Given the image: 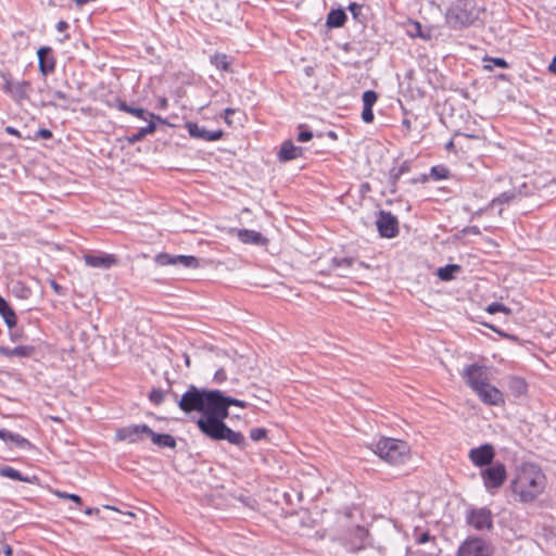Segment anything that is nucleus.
<instances>
[{
    "instance_id": "31",
    "label": "nucleus",
    "mask_w": 556,
    "mask_h": 556,
    "mask_svg": "<svg viewBox=\"0 0 556 556\" xmlns=\"http://www.w3.org/2000/svg\"><path fill=\"white\" fill-rule=\"evenodd\" d=\"M211 63L218 70L228 72L230 68V62L228 56L224 53H215L211 56Z\"/></svg>"
},
{
    "instance_id": "42",
    "label": "nucleus",
    "mask_w": 556,
    "mask_h": 556,
    "mask_svg": "<svg viewBox=\"0 0 556 556\" xmlns=\"http://www.w3.org/2000/svg\"><path fill=\"white\" fill-rule=\"evenodd\" d=\"M401 176H402V174L397 173V168L394 167L390 170L389 179H390V186H391V188H390L391 193L396 192V184Z\"/></svg>"
},
{
    "instance_id": "35",
    "label": "nucleus",
    "mask_w": 556,
    "mask_h": 556,
    "mask_svg": "<svg viewBox=\"0 0 556 556\" xmlns=\"http://www.w3.org/2000/svg\"><path fill=\"white\" fill-rule=\"evenodd\" d=\"M362 99H363V109H372V106L375 105V103L378 100V94L374 90H366L363 93Z\"/></svg>"
},
{
    "instance_id": "43",
    "label": "nucleus",
    "mask_w": 556,
    "mask_h": 556,
    "mask_svg": "<svg viewBox=\"0 0 556 556\" xmlns=\"http://www.w3.org/2000/svg\"><path fill=\"white\" fill-rule=\"evenodd\" d=\"M267 435V431L264 428H253L250 431V438L253 441H260L262 439H265Z\"/></svg>"
},
{
    "instance_id": "28",
    "label": "nucleus",
    "mask_w": 556,
    "mask_h": 556,
    "mask_svg": "<svg viewBox=\"0 0 556 556\" xmlns=\"http://www.w3.org/2000/svg\"><path fill=\"white\" fill-rule=\"evenodd\" d=\"M4 442L10 447L24 448V447L30 445V443H29V441L27 439H25L24 437H22L18 433H14V432L9 431V430H7Z\"/></svg>"
},
{
    "instance_id": "13",
    "label": "nucleus",
    "mask_w": 556,
    "mask_h": 556,
    "mask_svg": "<svg viewBox=\"0 0 556 556\" xmlns=\"http://www.w3.org/2000/svg\"><path fill=\"white\" fill-rule=\"evenodd\" d=\"M475 392L478 397L486 405L498 406L505 402L503 393L489 382L480 387V389H477Z\"/></svg>"
},
{
    "instance_id": "61",
    "label": "nucleus",
    "mask_w": 556,
    "mask_h": 556,
    "mask_svg": "<svg viewBox=\"0 0 556 556\" xmlns=\"http://www.w3.org/2000/svg\"><path fill=\"white\" fill-rule=\"evenodd\" d=\"M548 70L556 75V55L553 58L552 63L548 66Z\"/></svg>"
},
{
    "instance_id": "19",
    "label": "nucleus",
    "mask_w": 556,
    "mask_h": 556,
    "mask_svg": "<svg viewBox=\"0 0 556 556\" xmlns=\"http://www.w3.org/2000/svg\"><path fill=\"white\" fill-rule=\"evenodd\" d=\"M355 264L358 266H364V263L357 261L353 257H333L331 261V267L337 271L338 276L346 277L349 275L350 268H352Z\"/></svg>"
},
{
    "instance_id": "56",
    "label": "nucleus",
    "mask_w": 556,
    "mask_h": 556,
    "mask_svg": "<svg viewBox=\"0 0 556 556\" xmlns=\"http://www.w3.org/2000/svg\"><path fill=\"white\" fill-rule=\"evenodd\" d=\"M4 130L9 135H13V136H16L18 138H22L21 132L16 128H14L12 126H7Z\"/></svg>"
},
{
    "instance_id": "52",
    "label": "nucleus",
    "mask_w": 556,
    "mask_h": 556,
    "mask_svg": "<svg viewBox=\"0 0 556 556\" xmlns=\"http://www.w3.org/2000/svg\"><path fill=\"white\" fill-rule=\"evenodd\" d=\"M413 26H414V29H415V30H414V31H413V30L410 31V35H412V36H414V37H420V38H425V37H426V36L422 34V31H421V25H420V23L415 22V23L413 24Z\"/></svg>"
},
{
    "instance_id": "55",
    "label": "nucleus",
    "mask_w": 556,
    "mask_h": 556,
    "mask_svg": "<svg viewBox=\"0 0 556 556\" xmlns=\"http://www.w3.org/2000/svg\"><path fill=\"white\" fill-rule=\"evenodd\" d=\"M15 83L11 81L10 79H7L3 85V90L8 93H12V89L14 88Z\"/></svg>"
},
{
    "instance_id": "27",
    "label": "nucleus",
    "mask_w": 556,
    "mask_h": 556,
    "mask_svg": "<svg viewBox=\"0 0 556 556\" xmlns=\"http://www.w3.org/2000/svg\"><path fill=\"white\" fill-rule=\"evenodd\" d=\"M153 121L154 119H150L146 127H141L136 134L127 136L126 141L129 144H135L136 142L141 141L146 136L153 134L156 130V125Z\"/></svg>"
},
{
    "instance_id": "25",
    "label": "nucleus",
    "mask_w": 556,
    "mask_h": 556,
    "mask_svg": "<svg viewBox=\"0 0 556 556\" xmlns=\"http://www.w3.org/2000/svg\"><path fill=\"white\" fill-rule=\"evenodd\" d=\"M222 440H226L230 444H233L239 447H243L245 445L244 435L241 432L233 431L227 425H225Z\"/></svg>"
},
{
    "instance_id": "36",
    "label": "nucleus",
    "mask_w": 556,
    "mask_h": 556,
    "mask_svg": "<svg viewBox=\"0 0 556 556\" xmlns=\"http://www.w3.org/2000/svg\"><path fill=\"white\" fill-rule=\"evenodd\" d=\"M34 352L33 346L20 345L11 349L10 357L18 356V357H29Z\"/></svg>"
},
{
    "instance_id": "2",
    "label": "nucleus",
    "mask_w": 556,
    "mask_h": 556,
    "mask_svg": "<svg viewBox=\"0 0 556 556\" xmlns=\"http://www.w3.org/2000/svg\"><path fill=\"white\" fill-rule=\"evenodd\" d=\"M216 396L217 390L199 389L190 386L177 403L185 413L199 412L204 416L216 408Z\"/></svg>"
},
{
    "instance_id": "22",
    "label": "nucleus",
    "mask_w": 556,
    "mask_h": 556,
    "mask_svg": "<svg viewBox=\"0 0 556 556\" xmlns=\"http://www.w3.org/2000/svg\"><path fill=\"white\" fill-rule=\"evenodd\" d=\"M148 437L151 439L152 443L159 447L175 448L177 444L176 439L173 435L168 433H155L152 429Z\"/></svg>"
},
{
    "instance_id": "57",
    "label": "nucleus",
    "mask_w": 556,
    "mask_h": 556,
    "mask_svg": "<svg viewBox=\"0 0 556 556\" xmlns=\"http://www.w3.org/2000/svg\"><path fill=\"white\" fill-rule=\"evenodd\" d=\"M55 28H56L58 31L61 33V31H64V30H66L68 28V24L65 21H59L56 23Z\"/></svg>"
},
{
    "instance_id": "1",
    "label": "nucleus",
    "mask_w": 556,
    "mask_h": 556,
    "mask_svg": "<svg viewBox=\"0 0 556 556\" xmlns=\"http://www.w3.org/2000/svg\"><path fill=\"white\" fill-rule=\"evenodd\" d=\"M546 486V477L539 466L532 463L522 464L511 481V491L520 502L531 503Z\"/></svg>"
},
{
    "instance_id": "54",
    "label": "nucleus",
    "mask_w": 556,
    "mask_h": 556,
    "mask_svg": "<svg viewBox=\"0 0 556 556\" xmlns=\"http://www.w3.org/2000/svg\"><path fill=\"white\" fill-rule=\"evenodd\" d=\"M430 540V535L428 532H422L416 538V542L418 544L427 543Z\"/></svg>"
},
{
    "instance_id": "45",
    "label": "nucleus",
    "mask_w": 556,
    "mask_h": 556,
    "mask_svg": "<svg viewBox=\"0 0 556 556\" xmlns=\"http://www.w3.org/2000/svg\"><path fill=\"white\" fill-rule=\"evenodd\" d=\"M13 292L20 296V298H23V299H26L28 298V295L30 294V290L25 288L22 283L17 282L14 287H13Z\"/></svg>"
},
{
    "instance_id": "60",
    "label": "nucleus",
    "mask_w": 556,
    "mask_h": 556,
    "mask_svg": "<svg viewBox=\"0 0 556 556\" xmlns=\"http://www.w3.org/2000/svg\"><path fill=\"white\" fill-rule=\"evenodd\" d=\"M2 553L5 556H12L13 555V548L10 545L7 544V545H4Z\"/></svg>"
},
{
    "instance_id": "51",
    "label": "nucleus",
    "mask_w": 556,
    "mask_h": 556,
    "mask_svg": "<svg viewBox=\"0 0 556 556\" xmlns=\"http://www.w3.org/2000/svg\"><path fill=\"white\" fill-rule=\"evenodd\" d=\"M59 496L63 497V498H68L71 501L75 502L78 505L81 504V497L79 495H77V494L59 493Z\"/></svg>"
},
{
    "instance_id": "23",
    "label": "nucleus",
    "mask_w": 556,
    "mask_h": 556,
    "mask_svg": "<svg viewBox=\"0 0 556 556\" xmlns=\"http://www.w3.org/2000/svg\"><path fill=\"white\" fill-rule=\"evenodd\" d=\"M0 315L9 328H13L17 323V317L13 308L4 298L0 295Z\"/></svg>"
},
{
    "instance_id": "9",
    "label": "nucleus",
    "mask_w": 556,
    "mask_h": 556,
    "mask_svg": "<svg viewBox=\"0 0 556 556\" xmlns=\"http://www.w3.org/2000/svg\"><path fill=\"white\" fill-rule=\"evenodd\" d=\"M462 376L465 379L466 383L473 391L480 389V387L488 383L489 380L488 368L485 366H480L477 364L466 366L463 370Z\"/></svg>"
},
{
    "instance_id": "40",
    "label": "nucleus",
    "mask_w": 556,
    "mask_h": 556,
    "mask_svg": "<svg viewBox=\"0 0 556 556\" xmlns=\"http://www.w3.org/2000/svg\"><path fill=\"white\" fill-rule=\"evenodd\" d=\"M448 174V169L444 166H433L431 168V176L437 180L447 178Z\"/></svg>"
},
{
    "instance_id": "44",
    "label": "nucleus",
    "mask_w": 556,
    "mask_h": 556,
    "mask_svg": "<svg viewBox=\"0 0 556 556\" xmlns=\"http://www.w3.org/2000/svg\"><path fill=\"white\" fill-rule=\"evenodd\" d=\"M303 125L299 126L300 132L298 134L296 140L300 142H307L313 138V132L307 129H303Z\"/></svg>"
},
{
    "instance_id": "21",
    "label": "nucleus",
    "mask_w": 556,
    "mask_h": 556,
    "mask_svg": "<svg viewBox=\"0 0 556 556\" xmlns=\"http://www.w3.org/2000/svg\"><path fill=\"white\" fill-rule=\"evenodd\" d=\"M237 235H238L239 240L243 243H252V244H256V245H263L267 241L261 232L255 231V230L239 229Z\"/></svg>"
},
{
    "instance_id": "33",
    "label": "nucleus",
    "mask_w": 556,
    "mask_h": 556,
    "mask_svg": "<svg viewBox=\"0 0 556 556\" xmlns=\"http://www.w3.org/2000/svg\"><path fill=\"white\" fill-rule=\"evenodd\" d=\"M175 265H180L186 268H197L199 261L191 255H175Z\"/></svg>"
},
{
    "instance_id": "46",
    "label": "nucleus",
    "mask_w": 556,
    "mask_h": 556,
    "mask_svg": "<svg viewBox=\"0 0 556 556\" xmlns=\"http://www.w3.org/2000/svg\"><path fill=\"white\" fill-rule=\"evenodd\" d=\"M53 96H54V98L62 100L66 103L76 102V99H74L73 97L68 96L67 93H65L61 90L53 91Z\"/></svg>"
},
{
    "instance_id": "30",
    "label": "nucleus",
    "mask_w": 556,
    "mask_h": 556,
    "mask_svg": "<svg viewBox=\"0 0 556 556\" xmlns=\"http://www.w3.org/2000/svg\"><path fill=\"white\" fill-rule=\"evenodd\" d=\"M462 271V267L457 264H448L444 267H440L437 271V276L443 281H450L454 279L455 274Z\"/></svg>"
},
{
    "instance_id": "6",
    "label": "nucleus",
    "mask_w": 556,
    "mask_h": 556,
    "mask_svg": "<svg viewBox=\"0 0 556 556\" xmlns=\"http://www.w3.org/2000/svg\"><path fill=\"white\" fill-rule=\"evenodd\" d=\"M507 477L506 467L503 463H494L481 471V478L485 490L490 494L500 489Z\"/></svg>"
},
{
    "instance_id": "38",
    "label": "nucleus",
    "mask_w": 556,
    "mask_h": 556,
    "mask_svg": "<svg viewBox=\"0 0 556 556\" xmlns=\"http://www.w3.org/2000/svg\"><path fill=\"white\" fill-rule=\"evenodd\" d=\"M486 312L490 314H496V313L502 312V313H505L508 315L511 313V309L502 303L493 302L488 305Z\"/></svg>"
},
{
    "instance_id": "18",
    "label": "nucleus",
    "mask_w": 556,
    "mask_h": 556,
    "mask_svg": "<svg viewBox=\"0 0 556 556\" xmlns=\"http://www.w3.org/2000/svg\"><path fill=\"white\" fill-rule=\"evenodd\" d=\"M117 109L122 112L135 115L138 118H141L143 121L155 119L160 123H165V119L162 118L161 116L150 113L147 110L141 109V108H134V106L127 104L125 101H119L117 103Z\"/></svg>"
},
{
    "instance_id": "58",
    "label": "nucleus",
    "mask_w": 556,
    "mask_h": 556,
    "mask_svg": "<svg viewBox=\"0 0 556 556\" xmlns=\"http://www.w3.org/2000/svg\"><path fill=\"white\" fill-rule=\"evenodd\" d=\"M409 170V165L407 162H404L399 168L397 173H401L402 175L407 173Z\"/></svg>"
},
{
    "instance_id": "53",
    "label": "nucleus",
    "mask_w": 556,
    "mask_h": 556,
    "mask_svg": "<svg viewBox=\"0 0 556 556\" xmlns=\"http://www.w3.org/2000/svg\"><path fill=\"white\" fill-rule=\"evenodd\" d=\"M349 10H350V11H351V13L353 14V16H354V17H356V16L359 14V12H361L362 7H361L359 4H357V3L353 2V3H351V4L349 5Z\"/></svg>"
},
{
    "instance_id": "34",
    "label": "nucleus",
    "mask_w": 556,
    "mask_h": 556,
    "mask_svg": "<svg viewBox=\"0 0 556 556\" xmlns=\"http://www.w3.org/2000/svg\"><path fill=\"white\" fill-rule=\"evenodd\" d=\"M484 63H485L484 64V70H486V71H492L495 66L496 67H501V68L508 67V63L503 58L486 56L484 59Z\"/></svg>"
},
{
    "instance_id": "12",
    "label": "nucleus",
    "mask_w": 556,
    "mask_h": 556,
    "mask_svg": "<svg viewBox=\"0 0 556 556\" xmlns=\"http://www.w3.org/2000/svg\"><path fill=\"white\" fill-rule=\"evenodd\" d=\"M494 456V447L488 443L479 447H473L469 452V459L477 467H485L492 465Z\"/></svg>"
},
{
    "instance_id": "32",
    "label": "nucleus",
    "mask_w": 556,
    "mask_h": 556,
    "mask_svg": "<svg viewBox=\"0 0 556 556\" xmlns=\"http://www.w3.org/2000/svg\"><path fill=\"white\" fill-rule=\"evenodd\" d=\"M0 476L1 477H5V478H10L12 480H16V481H23V482H29V478L28 477H24L18 470H16L15 468L13 467H3L0 469Z\"/></svg>"
},
{
    "instance_id": "3",
    "label": "nucleus",
    "mask_w": 556,
    "mask_h": 556,
    "mask_svg": "<svg viewBox=\"0 0 556 556\" xmlns=\"http://www.w3.org/2000/svg\"><path fill=\"white\" fill-rule=\"evenodd\" d=\"M479 15L480 8L477 0H456L445 13V22L450 28L460 30L472 25Z\"/></svg>"
},
{
    "instance_id": "62",
    "label": "nucleus",
    "mask_w": 556,
    "mask_h": 556,
    "mask_svg": "<svg viewBox=\"0 0 556 556\" xmlns=\"http://www.w3.org/2000/svg\"><path fill=\"white\" fill-rule=\"evenodd\" d=\"M10 351H11V349L0 345V354L4 355L7 357H10Z\"/></svg>"
},
{
    "instance_id": "4",
    "label": "nucleus",
    "mask_w": 556,
    "mask_h": 556,
    "mask_svg": "<svg viewBox=\"0 0 556 556\" xmlns=\"http://www.w3.org/2000/svg\"><path fill=\"white\" fill-rule=\"evenodd\" d=\"M371 450L390 465H402L409 459V446L402 440L382 438L371 445Z\"/></svg>"
},
{
    "instance_id": "11",
    "label": "nucleus",
    "mask_w": 556,
    "mask_h": 556,
    "mask_svg": "<svg viewBox=\"0 0 556 556\" xmlns=\"http://www.w3.org/2000/svg\"><path fill=\"white\" fill-rule=\"evenodd\" d=\"M151 428L146 425H130L117 429L116 439L118 441H128L129 443H138L143 440V435H149Z\"/></svg>"
},
{
    "instance_id": "63",
    "label": "nucleus",
    "mask_w": 556,
    "mask_h": 556,
    "mask_svg": "<svg viewBox=\"0 0 556 556\" xmlns=\"http://www.w3.org/2000/svg\"><path fill=\"white\" fill-rule=\"evenodd\" d=\"M231 114H235V110L230 109V108H227L225 110V115H226L225 118H228V116L231 115ZM226 121L228 122V119H226Z\"/></svg>"
},
{
    "instance_id": "16",
    "label": "nucleus",
    "mask_w": 556,
    "mask_h": 556,
    "mask_svg": "<svg viewBox=\"0 0 556 556\" xmlns=\"http://www.w3.org/2000/svg\"><path fill=\"white\" fill-rule=\"evenodd\" d=\"M37 55L39 71L42 75L47 76L55 70V58L50 47H40Z\"/></svg>"
},
{
    "instance_id": "20",
    "label": "nucleus",
    "mask_w": 556,
    "mask_h": 556,
    "mask_svg": "<svg viewBox=\"0 0 556 556\" xmlns=\"http://www.w3.org/2000/svg\"><path fill=\"white\" fill-rule=\"evenodd\" d=\"M231 405L244 408L247 406V403L241 400L235 399V397L226 396L223 394V392L217 390V396H216V408L217 409L216 410H218V413H220V415L228 417V415H229L228 408Z\"/></svg>"
},
{
    "instance_id": "64",
    "label": "nucleus",
    "mask_w": 556,
    "mask_h": 556,
    "mask_svg": "<svg viewBox=\"0 0 556 556\" xmlns=\"http://www.w3.org/2000/svg\"><path fill=\"white\" fill-rule=\"evenodd\" d=\"M94 513H99V509H98V508H87V509L85 510V514H86V515H92V514H94Z\"/></svg>"
},
{
    "instance_id": "10",
    "label": "nucleus",
    "mask_w": 556,
    "mask_h": 556,
    "mask_svg": "<svg viewBox=\"0 0 556 556\" xmlns=\"http://www.w3.org/2000/svg\"><path fill=\"white\" fill-rule=\"evenodd\" d=\"M379 235L383 238H394L399 233V220L390 212L380 211L376 220Z\"/></svg>"
},
{
    "instance_id": "5",
    "label": "nucleus",
    "mask_w": 556,
    "mask_h": 556,
    "mask_svg": "<svg viewBox=\"0 0 556 556\" xmlns=\"http://www.w3.org/2000/svg\"><path fill=\"white\" fill-rule=\"evenodd\" d=\"M217 408L210 410L206 415L200 417L197 421V425L202 433L211 438L212 440L219 441L223 437V431L225 428L224 419L227 416L220 415Z\"/></svg>"
},
{
    "instance_id": "48",
    "label": "nucleus",
    "mask_w": 556,
    "mask_h": 556,
    "mask_svg": "<svg viewBox=\"0 0 556 556\" xmlns=\"http://www.w3.org/2000/svg\"><path fill=\"white\" fill-rule=\"evenodd\" d=\"M362 119L365 123H371L374 121V112L372 109H363Z\"/></svg>"
},
{
    "instance_id": "39",
    "label": "nucleus",
    "mask_w": 556,
    "mask_h": 556,
    "mask_svg": "<svg viewBox=\"0 0 556 556\" xmlns=\"http://www.w3.org/2000/svg\"><path fill=\"white\" fill-rule=\"evenodd\" d=\"M155 262L161 266L175 265V255L160 253L156 255Z\"/></svg>"
},
{
    "instance_id": "29",
    "label": "nucleus",
    "mask_w": 556,
    "mask_h": 556,
    "mask_svg": "<svg viewBox=\"0 0 556 556\" xmlns=\"http://www.w3.org/2000/svg\"><path fill=\"white\" fill-rule=\"evenodd\" d=\"M29 89H30L29 81H26V80L17 81V83H15L14 88L12 89L11 96L15 101L20 102V101L28 98Z\"/></svg>"
},
{
    "instance_id": "24",
    "label": "nucleus",
    "mask_w": 556,
    "mask_h": 556,
    "mask_svg": "<svg viewBox=\"0 0 556 556\" xmlns=\"http://www.w3.org/2000/svg\"><path fill=\"white\" fill-rule=\"evenodd\" d=\"M346 18L348 16L342 9H333L328 13L326 24L330 28L342 27Z\"/></svg>"
},
{
    "instance_id": "47",
    "label": "nucleus",
    "mask_w": 556,
    "mask_h": 556,
    "mask_svg": "<svg viewBox=\"0 0 556 556\" xmlns=\"http://www.w3.org/2000/svg\"><path fill=\"white\" fill-rule=\"evenodd\" d=\"M50 286L51 288L53 289V291L58 294V295H65L66 293V290L65 288H63L61 285H59L55 280L51 279L50 281Z\"/></svg>"
},
{
    "instance_id": "26",
    "label": "nucleus",
    "mask_w": 556,
    "mask_h": 556,
    "mask_svg": "<svg viewBox=\"0 0 556 556\" xmlns=\"http://www.w3.org/2000/svg\"><path fill=\"white\" fill-rule=\"evenodd\" d=\"M222 440H226L230 444H233L239 447H243L245 445L244 435L241 432L233 431L227 425H225Z\"/></svg>"
},
{
    "instance_id": "59",
    "label": "nucleus",
    "mask_w": 556,
    "mask_h": 556,
    "mask_svg": "<svg viewBox=\"0 0 556 556\" xmlns=\"http://www.w3.org/2000/svg\"><path fill=\"white\" fill-rule=\"evenodd\" d=\"M515 382L518 384L517 389L520 393L526 391V383L522 380L516 379Z\"/></svg>"
},
{
    "instance_id": "17",
    "label": "nucleus",
    "mask_w": 556,
    "mask_h": 556,
    "mask_svg": "<svg viewBox=\"0 0 556 556\" xmlns=\"http://www.w3.org/2000/svg\"><path fill=\"white\" fill-rule=\"evenodd\" d=\"M303 148L295 146L291 140H286L278 152V160L280 162H289L303 156Z\"/></svg>"
},
{
    "instance_id": "49",
    "label": "nucleus",
    "mask_w": 556,
    "mask_h": 556,
    "mask_svg": "<svg viewBox=\"0 0 556 556\" xmlns=\"http://www.w3.org/2000/svg\"><path fill=\"white\" fill-rule=\"evenodd\" d=\"M37 138H41V139H46V140L51 139L52 132L49 129L41 128L36 132L35 139H37Z\"/></svg>"
},
{
    "instance_id": "50",
    "label": "nucleus",
    "mask_w": 556,
    "mask_h": 556,
    "mask_svg": "<svg viewBox=\"0 0 556 556\" xmlns=\"http://www.w3.org/2000/svg\"><path fill=\"white\" fill-rule=\"evenodd\" d=\"M227 379L226 371L223 368H219L214 375V381L217 383H222Z\"/></svg>"
},
{
    "instance_id": "7",
    "label": "nucleus",
    "mask_w": 556,
    "mask_h": 556,
    "mask_svg": "<svg viewBox=\"0 0 556 556\" xmlns=\"http://www.w3.org/2000/svg\"><path fill=\"white\" fill-rule=\"evenodd\" d=\"M492 545L478 536L468 538L460 544L457 552L458 556H492Z\"/></svg>"
},
{
    "instance_id": "14",
    "label": "nucleus",
    "mask_w": 556,
    "mask_h": 556,
    "mask_svg": "<svg viewBox=\"0 0 556 556\" xmlns=\"http://www.w3.org/2000/svg\"><path fill=\"white\" fill-rule=\"evenodd\" d=\"M189 135L203 141H216L223 138L224 131L222 129L207 130L205 127L197 123L189 122L186 124Z\"/></svg>"
},
{
    "instance_id": "37",
    "label": "nucleus",
    "mask_w": 556,
    "mask_h": 556,
    "mask_svg": "<svg viewBox=\"0 0 556 556\" xmlns=\"http://www.w3.org/2000/svg\"><path fill=\"white\" fill-rule=\"evenodd\" d=\"M516 197V193L514 191H505L501 193L498 197L494 198L491 202L492 206H495L496 204H504L509 203L511 200H514Z\"/></svg>"
},
{
    "instance_id": "41",
    "label": "nucleus",
    "mask_w": 556,
    "mask_h": 556,
    "mask_svg": "<svg viewBox=\"0 0 556 556\" xmlns=\"http://www.w3.org/2000/svg\"><path fill=\"white\" fill-rule=\"evenodd\" d=\"M149 399L153 404L160 405L164 401V391L161 389H153L149 394Z\"/></svg>"
},
{
    "instance_id": "8",
    "label": "nucleus",
    "mask_w": 556,
    "mask_h": 556,
    "mask_svg": "<svg viewBox=\"0 0 556 556\" xmlns=\"http://www.w3.org/2000/svg\"><path fill=\"white\" fill-rule=\"evenodd\" d=\"M466 521L478 531L493 529V515L486 507L469 508L466 515Z\"/></svg>"
},
{
    "instance_id": "15",
    "label": "nucleus",
    "mask_w": 556,
    "mask_h": 556,
    "mask_svg": "<svg viewBox=\"0 0 556 556\" xmlns=\"http://www.w3.org/2000/svg\"><path fill=\"white\" fill-rule=\"evenodd\" d=\"M85 264L93 268L108 269L117 264V258L113 254L99 253V254H85Z\"/></svg>"
}]
</instances>
